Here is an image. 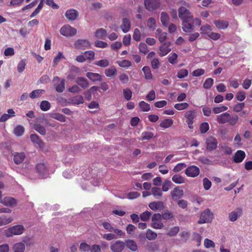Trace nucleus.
Returning <instances> with one entry per match:
<instances>
[{
  "label": "nucleus",
  "instance_id": "nucleus-11",
  "mask_svg": "<svg viewBox=\"0 0 252 252\" xmlns=\"http://www.w3.org/2000/svg\"><path fill=\"white\" fill-rule=\"evenodd\" d=\"M206 149L209 151H212L217 147L218 141L213 136H210L206 140Z\"/></svg>",
  "mask_w": 252,
  "mask_h": 252
},
{
  "label": "nucleus",
  "instance_id": "nucleus-9",
  "mask_svg": "<svg viewBox=\"0 0 252 252\" xmlns=\"http://www.w3.org/2000/svg\"><path fill=\"white\" fill-rule=\"evenodd\" d=\"M171 43L170 41H167L164 42L159 47L158 54L160 57H163L167 55L171 50L170 45Z\"/></svg>",
  "mask_w": 252,
  "mask_h": 252
},
{
  "label": "nucleus",
  "instance_id": "nucleus-20",
  "mask_svg": "<svg viewBox=\"0 0 252 252\" xmlns=\"http://www.w3.org/2000/svg\"><path fill=\"white\" fill-rule=\"evenodd\" d=\"M0 203L6 206H12L17 204L16 200L12 197H5L2 199Z\"/></svg>",
  "mask_w": 252,
  "mask_h": 252
},
{
  "label": "nucleus",
  "instance_id": "nucleus-35",
  "mask_svg": "<svg viewBox=\"0 0 252 252\" xmlns=\"http://www.w3.org/2000/svg\"><path fill=\"white\" fill-rule=\"evenodd\" d=\"M151 193L157 199H159L162 195L161 190L158 187H153L151 189Z\"/></svg>",
  "mask_w": 252,
  "mask_h": 252
},
{
  "label": "nucleus",
  "instance_id": "nucleus-8",
  "mask_svg": "<svg viewBox=\"0 0 252 252\" xmlns=\"http://www.w3.org/2000/svg\"><path fill=\"white\" fill-rule=\"evenodd\" d=\"M144 4L146 8L149 11H153L160 6L159 0H145Z\"/></svg>",
  "mask_w": 252,
  "mask_h": 252
},
{
  "label": "nucleus",
  "instance_id": "nucleus-59",
  "mask_svg": "<svg viewBox=\"0 0 252 252\" xmlns=\"http://www.w3.org/2000/svg\"><path fill=\"white\" fill-rule=\"evenodd\" d=\"M228 109L227 106L220 105L219 106L214 107L213 108V112L215 114H219L222 112L227 110Z\"/></svg>",
  "mask_w": 252,
  "mask_h": 252
},
{
  "label": "nucleus",
  "instance_id": "nucleus-1",
  "mask_svg": "<svg viewBox=\"0 0 252 252\" xmlns=\"http://www.w3.org/2000/svg\"><path fill=\"white\" fill-rule=\"evenodd\" d=\"M179 17L182 22V29L184 32L191 33L194 30V25L200 26L201 20L199 18H193L189 10L182 6L178 9Z\"/></svg>",
  "mask_w": 252,
  "mask_h": 252
},
{
  "label": "nucleus",
  "instance_id": "nucleus-57",
  "mask_svg": "<svg viewBox=\"0 0 252 252\" xmlns=\"http://www.w3.org/2000/svg\"><path fill=\"white\" fill-rule=\"evenodd\" d=\"M189 74V71L186 69H181L179 70L177 74V77L179 79H182L187 77Z\"/></svg>",
  "mask_w": 252,
  "mask_h": 252
},
{
  "label": "nucleus",
  "instance_id": "nucleus-45",
  "mask_svg": "<svg viewBox=\"0 0 252 252\" xmlns=\"http://www.w3.org/2000/svg\"><path fill=\"white\" fill-rule=\"evenodd\" d=\"M157 237V234L152 230L149 229L146 233V237L149 240H155Z\"/></svg>",
  "mask_w": 252,
  "mask_h": 252
},
{
  "label": "nucleus",
  "instance_id": "nucleus-52",
  "mask_svg": "<svg viewBox=\"0 0 252 252\" xmlns=\"http://www.w3.org/2000/svg\"><path fill=\"white\" fill-rule=\"evenodd\" d=\"M177 58L178 55L176 53H171L168 57V61L170 63L174 64L177 63Z\"/></svg>",
  "mask_w": 252,
  "mask_h": 252
},
{
  "label": "nucleus",
  "instance_id": "nucleus-15",
  "mask_svg": "<svg viewBox=\"0 0 252 252\" xmlns=\"http://www.w3.org/2000/svg\"><path fill=\"white\" fill-rule=\"evenodd\" d=\"M184 194V191L179 187H175L173 190L170 192V195L174 201H176L181 198Z\"/></svg>",
  "mask_w": 252,
  "mask_h": 252
},
{
  "label": "nucleus",
  "instance_id": "nucleus-24",
  "mask_svg": "<svg viewBox=\"0 0 252 252\" xmlns=\"http://www.w3.org/2000/svg\"><path fill=\"white\" fill-rule=\"evenodd\" d=\"M120 27L123 32H127L129 31L131 27L129 20L126 18L123 19L122 24Z\"/></svg>",
  "mask_w": 252,
  "mask_h": 252
},
{
  "label": "nucleus",
  "instance_id": "nucleus-47",
  "mask_svg": "<svg viewBox=\"0 0 252 252\" xmlns=\"http://www.w3.org/2000/svg\"><path fill=\"white\" fill-rule=\"evenodd\" d=\"M139 107L142 111L147 112L150 110V105L149 104L144 101H140L139 103Z\"/></svg>",
  "mask_w": 252,
  "mask_h": 252
},
{
  "label": "nucleus",
  "instance_id": "nucleus-13",
  "mask_svg": "<svg viewBox=\"0 0 252 252\" xmlns=\"http://www.w3.org/2000/svg\"><path fill=\"white\" fill-rule=\"evenodd\" d=\"M90 45V42L87 39H78L74 43L75 48L81 50L89 48Z\"/></svg>",
  "mask_w": 252,
  "mask_h": 252
},
{
  "label": "nucleus",
  "instance_id": "nucleus-42",
  "mask_svg": "<svg viewBox=\"0 0 252 252\" xmlns=\"http://www.w3.org/2000/svg\"><path fill=\"white\" fill-rule=\"evenodd\" d=\"M147 249L148 251L155 252L159 250V247L156 242H149L147 245Z\"/></svg>",
  "mask_w": 252,
  "mask_h": 252
},
{
  "label": "nucleus",
  "instance_id": "nucleus-50",
  "mask_svg": "<svg viewBox=\"0 0 252 252\" xmlns=\"http://www.w3.org/2000/svg\"><path fill=\"white\" fill-rule=\"evenodd\" d=\"M245 107L244 102H239L234 105L233 111L236 113L241 112Z\"/></svg>",
  "mask_w": 252,
  "mask_h": 252
},
{
  "label": "nucleus",
  "instance_id": "nucleus-55",
  "mask_svg": "<svg viewBox=\"0 0 252 252\" xmlns=\"http://www.w3.org/2000/svg\"><path fill=\"white\" fill-rule=\"evenodd\" d=\"M44 92V90H43L38 89L34 90L30 94V97L32 98L38 97Z\"/></svg>",
  "mask_w": 252,
  "mask_h": 252
},
{
  "label": "nucleus",
  "instance_id": "nucleus-23",
  "mask_svg": "<svg viewBox=\"0 0 252 252\" xmlns=\"http://www.w3.org/2000/svg\"><path fill=\"white\" fill-rule=\"evenodd\" d=\"M80 69L75 66H72L70 67L68 74L67 75V79L72 80L78 74Z\"/></svg>",
  "mask_w": 252,
  "mask_h": 252
},
{
  "label": "nucleus",
  "instance_id": "nucleus-30",
  "mask_svg": "<svg viewBox=\"0 0 252 252\" xmlns=\"http://www.w3.org/2000/svg\"><path fill=\"white\" fill-rule=\"evenodd\" d=\"M160 20L162 24L164 26L167 27L169 23V17L166 12H162L161 13Z\"/></svg>",
  "mask_w": 252,
  "mask_h": 252
},
{
  "label": "nucleus",
  "instance_id": "nucleus-6",
  "mask_svg": "<svg viewBox=\"0 0 252 252\" xmlns=\"http://www.w3.org/2000/svg\"><path fill=\"white\" fill-rule=\"evenodd\" d=\"M53 82L55 83L54 86L56 90L58 93H62L65 89V81L64 79L61 80L58 76H55L53 78Z\"/></svg>",
  "mask_w": 252,
  "mask_h": 252
},
{
  "label": "nucleus",
  "instance_id": "nucleus-49",
  "mask_svg": "<svg viewBox=\"0 0 252 252\" xmlns=\"http://www.w3.org/2000/svg\"><path fill=\"white\" fill-rule=\"evenodd\" d=\"M44 1V0H40V2L39 4H38V6L37 7V8L35 9V10L30 15V17L31 18L35 17L36 15H37L39 13L40 10L43 8Z\"/></svg>",
  "mask_w": 252,
  "mask_h": 252
},
{
  "label": "nucleus",
  "instance_id": "nucleus-7",
  "mask_svg": "<svg viewBox=\"0 0 252 252\" xmlns=\"http://www.w3.org/2000/svg\"><path fill=\"white\" fill-rule=\"evenodd\" d=\"M126 247L125 243L121 240H117L111 243L110 250L113 252H122Z\"/></svg>",
  "mask_w": 252,
  "mask_h": 252
},
{
  "label": "nucleus",
  "instance_id": "nucleus-31",
  "mask_svg": "<svg viewBox=\"0 0 252 252\" xmlns=\"http://www.w3.org/2000/svg\"><path fill=\"white\" fill-rule=\"evenodd\" d=\"M12 249L13 252H24L25 246L23 243H17L14 244Z\"/></svg>",
  "mask_w": 252,
  "mask_h": 252
},
{
  "label": "nucleus",
  "instance_id": "nucleus-4",
  "mask_svg": "<svg viewBox=\"0 0 252 252\" xmlns=\"http://www.w3.org/2000/svg\"><path fill=\"white\" fill-rule=\"evenodd\" d=\"M213 214L211 213L209 209H206L204 212L201 213L199 220L198 221V224L208 223L212 220Z\"/></svg>",
  "mask_w": 252,
  "mask_h": 252
},
{
  "label": "nucleus",
  "instance_id": "nucleus-25",
  "mask_svg": "<svg viewBox=\"0 0 252 252\" xmlns=\"http://www.w3.org/2000/svg\"><path fill=\"white\" fill-rule=\"evenodd\" d=\"M242 211L241 209L238 208L237 211H232L228 215V218L231 221H235L238 218L241 216Z\"/></svg>",
  "mask_w": 252,
  "mask_h": 252
},
{
  "label": "nucleus",
  "instance_id": "nucleus-53",
  "mask_svg": "<svg viewBox=\"0 0 252 252\" xmlns=\"http://www.w3.org/2000/svg\"><path fill=\"white\" fill-rule=\"evenodd\" d=\"M189 106V104L187 102L176 103L174 105V108L178 110H184L186 109Z\"/></svg>",
  "mask_w": 252,
  "mask_h": 252
},
{
  "label": "nucleus",
  "instance_id": "nucleus-39",
  "mask_svg": "<svg viewBox=\"0 0 252 252\" xmlns=\"http://www.w3.org/2000/svg\"><path fill=\"white\" fill-rule=\"evenodd\" d=\"M25 131V128L21 125H18L13 130L14 134L17 136H21Z\"/></svg>",
  "mask_w": 252,
  "mask_h": 252
},
{
  "label": "nucleus",
  "instance_id": "nucleus-5",
  "mask_svg": "<svg viewBox=\"0 0 252 252\" xmlns=\"http://www.w3.org/2000/svg\"><path fill=\"white\" fill-rule=\"evenodd\" d=\"M60 32L61 34L66 37L72 36L77 33L76 30L68 25L63 26Z\"/></svg>",
  "mask_w": 252,
  "mask_h": 252
},
{
  "label": "nucleus",
  "instance_id": "nucleus-41",
  "mask_svg": "<svg viewBox=\"0 0 252 252\" xmlns=\"http://www.w3.org/2000/svg\"><path fill=\"white\" fill-rule=\"evenodd\" d=\"M172 180L176 184H181L185 182V179L182 176L178 174L174 175L172 177Z\"/></svg>",
  "mask_w": 252,
  "mask_h": 252
},
{
  "label": "nucleus",
  "instance_id": "nucleus-40",
  "mask_svg": "<svg viewBox=\"0 0 252 252\" xmlns=\"http://www.w3.org/2000/svg\"><path fill=\"white\" fill-rule=\"evenodd\" d=\"M94 64L101 67H106L109 65V62L106 59H102L99 61H95Z\"/></svg>",
  "mask_w": 252,
  "mask_h": 252
},
{
  "label": "nucleus",
  "instance_id": "nucleus-27",
  "mask_svg": "<svg viewBox=\"0 0 252 252\" xmlns=\"http://www.w3.org/2000/svg\"><path fill=\"white\" fill-rule=\"evenodd\" d=\"M126 246L130 250L133 252H135L137 250V246L134 240L128 239L126 241Z\"/></svg>",
  "mask_w": 252,
  "mask_h": 252
},
{
  "label": "nucleus",
  "instance_id": "nucleus-17",
  "mask_svg": "<svg viewBox=\"0 0 252 252\" xmlns=\"http://www.w3.org/2000/svg\"><path fill=\"white\" fill-rule=\"evenodd\" d=\"M149 207L152 210L156 211H161L164 208V205L162 201H154L149 204Z\"/></svg>",
  "mask_w": 252,
  "mask_h": 252
},
{
  "label": "nucleus",
  "instance_id": "nucleus-58",
  "mask_svg": "<svg viewBox=\"0 0 252 252\" xmlns=\"http://www.w3.org/2000/svg\"><path fill=\"white\" fill-rule=\"evenodd\" d=\"M172 183L168 180H165L162 184V190L163 191H167L170 188Z\"/></svg>",
  "mask_w": 252,
  "mask_h": 252
},
{
  "label": "nucleus",
  "instance_id": "nucleus-2",
  "mask_svg": "<svg viewBox=\"0 0 252 252\" xmlns=\"http://www.w3.org/2000/svg\"><path fill=\"white\" fill-rule=\"evenodd\" d=\"M197 115V112L195 109L187 111L184 114V117L186 118V122L190 129L193 128V124Z\"/></svg>",
  "mask_w": 252,
  "mask_h": 252
},
{
  "label": "nucleus",
  "instance_id": "nucleus-28",
  "mask_svg": "<svg viewBox=\"0 0 252 252\" xmlns=\"http://www.w3.org/2000/svg\"><path fill=\"white\" fill-rule=\"evenodd\" d=\"M76 83L83 89H86L89 86L88 80L83 77H78L76 80Z\"/></svg>",
  "mask_w": 252,
  "mask_h": 252
},
{
  "label": "nucleus",
  "instance_id": "nucleus-19",
  "mask_svg": "<svg viewBox=\"0 0 252 252\" xmlns=\"http://www.w3.org/2000/svg\"><path fill=\"white\" fill-rule=\"evenodd\" d=\"M230 119V114L227 112L223 113L217 116V121L220 124L228 123Z\"/></svg>",
  "mask_w": 252,
  "mask_h": 252
},
{
  "label": "nucleus",
  "instance_id": "nucleus-21",
  "mask_svg": "<svg viewBox=\"0 0 252 252\" xmlns=\"http://www.w3.org/2000/svg\"><path fill=\"white\" fill-rule=\"evenodd\" d=\"M86 76L93 82L102 80V76L97 73L88 72L86 73Z\"/></svg>",
  "mask_w": 252,
  "mask_h": 252
},
{
  "label": "nucleus",
  "instance_id": "nucleus-43",
  "mask_svg": "<svg viewBox=\"0 0 252 252\" xmlns=\"http://www.w3.org/2000/svg\"><path fill=\"white\" fill-rule=\"evenodd\" d=\"M200 31L201 34H207L208 35V34L212 31V28L210 25L206 24L200 27Z\"/></svg>",
  "mask_w": 252,
  "mask_h": 252
},
{
  "label": "nucleus",
  "instance_id": "nucleus-18",
  "mask_svg": "<svg viewBox=\"0 0 252 252\" xmlns=\"http://www.w3.org/2000/svg\"><path fill=\"white\" fill-rule=\"evenodd\" d=\"M26 157L25 154L24 152H16L14 154L13 161L16 164L22 163Z\"/></svg>",
  "mask_w": 252,
  "mask_h": 252
},
{
  "label": "nucleus",
  "instance_id": "nucleus-3",
  "mask_svg": "<svg viewBox=\"0 0 252 252\" xmlns=\"http://www.w3.org/2000/svg\"><path fill=\"white\" fill-rule=\"evenodd\" d=\"M24 231V227L22 225H16L11 226L5 231L4 234L7 237H10L13 235L22 234Z\"/></svg>",
  "mask_w": 252,
  "mask_h": 252
},
{
  "label": "nucleus",
  "instance_id": "nucleus-10",
  "mask_svg": "<svg viewBox=\"0 0 252 252\" xmlns=\"http://www.w3.org/2000/svg\"><path fill=\"white\" fill-rule=\"evenodd\" d=\"M35 170L40 176L44 177L48 174V168L44 163H39L36 164Z\"/></svg>",
  "mask_w": 252,
  "mask_h": 252
},
{
  "label": "nucleus",
  "instance_id": "nucleus-60",
  "mask_svg": "<svg viewBox=\"0 0 252 252\" xmlns=\"http://www.w3.org/2000/svg\"><path fill=\"white\" fill-rule=\"evenodd\" d=\"M117 63L122 67H127L131 65V62L127 60L118 61Z\"/></svg>",
  "mask_w": 252,
  "mask_h": 252
},
{
  "label": "nucleus",
  "instance_id": "nucleus-44",
  "mask_svg": "<svg viewBox=\"0 0 252 252\" xmlns=\"http://www.w3.org/2000/svg\"><path fill=\"white\" fill-rule=\"evenodd\" d=\"M161 217L163 220H167L173 219L174 215L172 212L168 210H164L161 213Z\"/></svg>",
  "mask_w": 252,
  "mask_h": 252
},
{
  "label": "nucleus",
  "instance_id": "nucleus-32",
  "mask_svg": "<svg viewBox=\"0 0 252 252\" xmlns=\"http://www.w3.org/2000/svg\"><path fill=\"white\" fill-rule=\"evenodd\" d=\"M214 24L219 29H225L228 26V22L225 20H216Z\"/></svg>",
  "mask_w": 252,
  "mask_h": 252
},
{
  "label": "nucleus",
  "instance_id": "nucleus-22",
  "mask_svg": "<svg viewBox=\"0 0 252 252\" xmlns=\"http://www.w3.org/2000/svg\"><path fill=\"white\" fill-rule=\"evenodd\" d=\"M30 138L33 143L37 144L40 148L44 147V143L38 135L36 134H32L30 135Z\"/></svg>",
  "mask_w": 252,
  "mask_h": 252
},
{
  "label": "nucleus",
  "instance_id": "nucleus-26",
  "mask_svg": "<svg viewBox=\"0 0 252 252\" xmlns=\"http://www.w3.org/2000/svg\"><path fill=\"white\" fill-rule=\"evenodd\" d=\"M142 70L144 73V77L145 79L153 80L154 79L151 70L148 66H144Z\"/></svg>",
  "mask_w": 252,
  "mask_h": 252
},
{
  "label": "nucleus",
  "instance_id": "nucleus-29",
  "mask_svg": "<svg viewBox=\"0 0 252 252\" xmlns=\"http://www.w3.org/2000/svg\"><path fill=\"white\" fill-rule=\"evenodd\" d=\"M117 70L114 66L106 69L104 71L105 75L108 77H112L117 75Z\"/></svg>",
  "mask_w": 252,
  "mask_h": 252
},
{
  "label": "nucleus",
  "instance_id": "nucleus-61",
  "mask_svg": "<svg viewBox=\"0 0 252 252\" xmlns=\"http://www.w3.org/2000/svg\"><path fill=\"white\" fill-rule=\"evenodd\" d=\"M214 84V80L211 78L206 79L203 84V88L206 89H210Z\"/></svg>",
  "mask_w": 252,
  "mask_h": 252
},
{
  "label": "nucleus",
  "instance_id": "nucleus-38",
  "mask_svg": "<svg viewBox=\"0 0 252 252\" xmlns=\"http://www.w3.org/2000/svg\"><path fill=\"white\" fill-rule=\"evenodd\" d=\"M173 124V121L171 119H166L162 121L159 126L164 128L170 127Z\"/></svg>",
  "mask_w": 252,
  "mask_h": 252
},
{
  "label": "nucleus",
  "instance_id": "nucleus-56",
  "mask_svg": "<svg viewBox=\"0 0 252 252\" xmlns=\"http://www.w3.org/2000/svg\"><path fill=\"white\" fill-rule=\"evenodd\" d=\"M79 250L81 252H88L90 251L91 246L85 242L81 243L80 245Z\"/></svg>",
  "mask_w": 252,
  "mask_h": 252
},
{
  "label": "nucleus",
  "instance_id": "nucleus-36",
  "mask_svg": "<svg viewBox=\"0 0 252 252\" xmlns=\"http://www.w3.org/2000/svg\"><path fill=\"white\" fill-rule=\"evenodd\" d=\"M106 34V30L103 28H100L96 30L95 33V36L96 38L101 39H105Z\"/></svg>",
  "mask_w": 252,
  "mask_h": 252
},
{
  "label": "nucleus",
  "instance_id": "nucleus-12",
  "mask_svg": "<svg viewBox=\"0 0 252 252\" xmlns=\"http://www.w3.org/2000/svg\"><path fill=\"white\" fill-rule=\"evenodd\" d=\"M199 168L195 165L189 166L185 171L186 175L190 177H195L199 175Z\"/></svg>",
  "mask_w": 252,
  "mask_h": 252
},
{
  "label": "nucleus",
  "instance_id": "nucleus-63",
  "mask_svg": "<svg viewBox=\"0 0 252 252\" xmlns=\"http://www.w3.org/2000/svg\"><path fill=\"white\" fill-rule=\"evenodd\" d=\"M235 98L238 101L240 102L243 101L246 98V93L243 91L238 92Z\"/></svg>",
  "mask_w": 252,
  "mask_h": 252
},
{
  "label": "nucleus",
  "instance_id": "nucleus-14",
  "mask_svg": "<svg viewBox=\"0 0 252 252\" xmlns=\"http://www.w3.org/2000/svg\"><path fill=\"white\" fill-rule=\"evenodd\" d=\"M246 157V154L242 150H238L235 153L232 157L233 161L234 163H240L243 161Z\"/></svg>",
  "mask_w": 252,
  "mask_h": 252
},
{
  "label": "nucleus",
  "instance_id": "nucleus-54",
  "mask_svg": "<svg viewBox=\"0 0 252 252\" xmlns=\"http://www.w3.org/2000/svg\"><path fill=\"white\" fill-rule=\"evenodd\" d=\"M209 129V125L207 122L202 123L199 126V130L202 134L205 133Z\"/></svg>",
  "mask_w": 252,
  "mask_h": 252
},
{
  "label": "nucleus",
  "instance_id": "nucleus-48",
  "mask_svg": "<svg viewBox=\"0 0 252 252\" xmlns=\"http://www.w3.org/2000/svg\"><path fill=\"white\" fill-rule=\"evenodd\" d=\"M86 60L92 61L94 59L95 53L92 50L87 51L84 53Z\"/></svg>",
  "mask_w": 252,
  "mask_h": 252
},
{
  "label": "nucleus",
  "instance_id": "nucleus-33",
  "mask_svg": "<svg viewBox=\"0 0 252 252\" xmlns=\"http://www.w3.org/2000/svg\"><path fill=\"white\" fill-rule=\"evenodd\" d=\"M13 220L10 216H1L0 217V226L10 223Z\"/></svg>",
  "mask_w": 252,
  "mask_h": 252
},
{
  "label": "nucleus",
  "instance_id": "nucleus-37",
  "mask_svg": "<svg viewBox=\"0 0 252 252\" xmlns=\"http://www.w3.org/2000/svg\"><path fill=\"white\" fill-rule=\"evenodd\" d=\"M156 34L158 36V40L162 43L167 39V33L165 32H162L159 29L156 31Z\"/></svg>",
  "mask_w": 252,
  "mask_h": 252
},
{
  "label": "nucleus",
  "instance_id": "nucleus-64",
  "mask_svg": "<svg viewBox=\"0 0 252 252\" xmlns=\"http://www.w3.org/2000/svg\"><path fill=\"white\" fill-rule=\"evenodd\" d=\"M151 216V213L146 211L140 214V218L142 221H146L149 220Z\"/></svg>",
  "mask_w": 252,
  "mask_h": 252
},
{
  "label": "nucleus",
  "instance_id": "nucleus-34",
  "mask_svg": "<svg viewBox=\"0 0 252 252\" xmlns=\"http://www.w3.org/2000/svg\"><path fill=\"white\" fill-rule=\"evenodd\" d=\"M33 128L39 134L42 135H45L46 134V130L45 127L40 124H34L33 125Z\"/></svg>",
  "mask_w": 252,
  "mask_h": 252
},
{
  "label": "nucleus",
  "instance_id": "nucleus-16",
  "mask_svg": "<svg viewBox=\"0 0 252 252\" xmlns=\"http://www.w3.org/2000/svg\"><path fill=\"white\" fill-rule=\"evenodd\" d=\"M79 16V12L74 9L67 10L65 13V17L69 21H74Z\"/></svg>",
  "mask_w": 252,
  "mask_h": 252
},
{
  "label": "nucleus",
  "instance_id": "nucleus-46",
  "mask_svg": "<svg viewBox=\"0 0 252 252\" xmlns=\"http://www.w3.org/2000/svg\"><path fill=\"white\" fill-rule=\"evenodd\" d=\"M142 140H150L154 137V133L150 131H145L142 133Z\"/></svg>",
  "mask_w": 252,
  "mask_h": 252
},
{
  "label": "nucleus",
  "instance_id": "nucleus-51",
  "mask_svg": "<svg viewBox=\"0 0 252 252\" xmlns=\"http://www.w3.org/2000/svg\"><path fill=\"white\" fill-rule=\"evenodd\" d=\"M51 107L50 103L47 100H43L41 102L40 104V109L44 111L48 110Z\"/></svg>",
  "mask_w": 252,
  "mask_h": 252
},
{
  "label": "nucleus",
  "instance_id": "nucleus-62",
  "mask_svg": "<svg viewBox=\"0 0 252 252\" xmlns=\"http://www.w3.org/2000/svg\"><path fill=\"white\" fill-rule=\"evenodd\" d=\"M132 94V92L129 89L127 88L123 90L124 96L126 100L131 99Z\"/></svg>",
  "mask_w": 252,
  "mask_h": 252
}]
</instances>
